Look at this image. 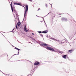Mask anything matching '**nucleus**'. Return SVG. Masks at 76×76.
Returning <instances> with one entry per match:
<instances>
[{
    "label": "nucleus",
    "instance_id": "1",
    "mask_svg": "<svg viewBox=\"0 0 76 76\" xmlns=\"http://www.w3.org/2000/svg\"><path fill=\"white\" fill-rule=\"evenodd\" d=\"M42 45L44 46L45 48H46L47 49L50 51H52L54 52H57L58 51V50L54 48L50 47H45L47 46V44H42Z\"/></svg>",
    "mask_w": 76,
    "mask_h": 76
},
{
    "label": "nucleus",
    "instance_id": "2",
    "mask_svg": "<svg viewBox=\"0 0 76 76\" xmlns=\"http://www.w3.org/2000/svg\"><path fill=\"white\" fill-rule=\"evenodd\" d=\"M12 3H13V1H12L11 3V8L12 11V12H13V7L12 6ZM16 10H14V12H16Z\"/></svg>",
    "mask_w": 76,
    "mask_h": 76
},
{
    "label": "nucleus",
    "instance_id": "18",
    "mask_svg": "<svg viewBox=\"0 0 76 76\" xmlns=\"http://www.w3.org/2000/svg\"><path fill=\"white\" fill-rule=\"evenodd\" d=\"M29 1H31V0H29Z\"/></svg>",
    "mask_w": 76,
    "mask_h": 76
},
{
    "label": "nucleus",
    "instance_id": "9",
    "mask_svg": "<svg viewBox=\"0 0 76 76\" xmlns=\"http://www.w3.org/2000/svg\"><path fill=\"white\" fill-rule=\"evenodd\" d=\"M73 50H68V52L70 53H71L73 52Z\"/></svg>",
    "mask_w": 76,
    "mask_h": 76
},
{
    "label": "nucleus",
    "instance_id": "16",
    "mask_svg": "<svg viewBox=\"0 0 76 76\" xmlns=\"http://www.w3.org/2000/svg\"><path fill=\"white\" fill-rule=\"evenodd\" d=\"M16 27L17 29H18V27H17V25L16 24Z\"/></svg>",
    "mask_w": 76,
    "mask_h": 76
},
{
    "label": "nucleus",
    "instance_id": "12",
    "mask_svg": "<svg viewBox=\"0 0 76 76\" xmlns=\"http://www.w3.org/2000/svg\"><path fill=\"white\" fill-rule=\"evenodd\" d=\"M15 4H18V5H21V4L20 3L16 4V3H15Z\"/></svg>",
    "mask_w": 76,
    "mask_h": 76
},
{
    "label": "nucleus",
    "instance_id": "11",
    "mask_svg": "<svg viewBox=\"0 0 76 76\" xmlns=\"http://www.w3.org/2000/svg\"><path fill=\"white\" fill-rule=\"evenodd\" d=\"M25 8V12H24V15H26V9H25V8Z\"/></svg>",
    "mask_w": 76,
    "mask_h": 76
},
{
    "label": "nucleus",
    "instance_id": "21",
    "mask_svg": "<svg viewBox=\"0 0 76 76\" xmlns=\"http://www.w3.org/2000/svg\"><path fill=\"white\" fill-rule=\"evenodd\" d=\"M32 35H34V33H32Z\"/></svg>",
    "mask_w": 76,
    "mask_h": 76
},
{
    "label": "nucleus",
    "instance_id": "20",
    "mask_svg": "<svg viewBox=\"0 0 76 76\" xmlns=\"http://www.w3.org/2000/svg\"><path fill=\"white\" fill-rule=\"evenodd\" d=\"M46 7H47V4H46Z\"/></svg>",
    "mask_w": 76,
    "mask_h": 76
},
{
    "label": "nucleus",
    "instance_id": "10",
    "mask_svg": "<svg viewBox=\"0 0 76 76\" xmlns=\"http://www.w3.org/2000/svg\"><path fill=\"white\" fill-rule=\"evenodd\" d=\"M67 55H64L63 58H65V59H66V57H67Z\"/></svg>",
    "mask_w": 76,
    "mask_h": 76
},
{
    "label": "nucleus",
    "instance_id": "14",
    "mask_svg": "<svg viewBox=\"0 0 76 76\" xmlns=\"http://www.w3.org/2000/svg\"><path fill=\"white\" fill-rule=\"evenodd\" d=\"M38 33L39 34H41V33H42V31H38Z\"/></svg>",
    "mask_w": 76,
    "mask_h": 76
},
{
    "label": "nucleus",
    "instance_id": "15",
    "mask_svg": "<svg viewBox=\"0 0 76 76\" xmlns=\"http://www.w3.org/2000/svg\"><path fill=\"white\" fill-rule=\"evenodd\" d=\"M40 36H41L42 37H43V35L42 34H40Z\"/></svg>",
    "mask_w": 76,
    "mask_h": 76
},
{
    "label": "nucleus",
    "instance_id": "4",
    "mask_svg": "<svg viewBox=\"0 0 76 76\" xmlns=\"http://www.w3.org/2000/svg\"><path fill=\"white\" fill-rule=\"evenodd\" d=\"M39 62L38 61H36L35 63L34 64V65L35 66L37 65H39Z\"/></svg>",
    "mask_w": 76,
    "mask_h": 76
},
{
    "label": "nucleus",
    "instance_id": "6",
    "mask_svg": "<svg viewBox=\"0 0 76 76\" xmlns=\"http://www.w3.org/2000/svg\"><path fill=\"white\" fill-rule=\"evenodd\" d=\"M24 30L26 32H27L28 31V30H27V28H26V25H25L24 26Z\"/></svg>",
    "mask_w": 76,
    "mask_h": 76
},
{
    "label": "nucleus",
    "instance_id": "3",
    "mask_svg": "<svg viewBox=\"0 0 76 76\" xmlns=\"http://www.w3.org/2000/svg\"><path fill=\"white\" fill-rule=\"evenodd\" d=\"M61 20L63 21H67V18H62Z\"/></svg>",
    "mask_w": 76,
    "mask_h": 76
},
{
    "label": "nucleus",
    "instance_id": "22",
    "mask_svg": "<svg viewBox=\"0 0 76 76\" xmlns=\"http://www.w3.org/2000/svg\"><path fill=\"white\" fill-rule=\"evenodd\" d=\"M18 53H19V51H18Z\"/></svg>",
    "mask_w": 76,
    "mask_h": 76
},
{
    "label": "nucleus",
    "instance_id": "23",
    "mask_svg": "<svg viewBox=\"0 0 76 76\" xmlns=\"http://www.w3.org/2000/svg\"><path fill=\"white\" fill-rule=\"evenodd\" d=\"M61 15H62V14H61Z\"/></svg>",
    "mask_w": 76,
    "mask_h": 76
},
{
    "label": "nucleus",
    "instance_id": "17",
    "mask_svg": "<svg viewBox=\"0 0 76 76\" xmlns=\"http://www.w3.org/2000/svg\"><path fill=\"white\" fill-rule=\"evenodd\" d=\"M56 41L57 42H59V40H56Z\"/></svg>",
    "mask_w": 76,
    "mask_h": 76
},
{
    "label": "nucleus",
    "instance_id": "19",
    "mask_svg": "<svg viewBox=\"0 0 76 76\" xmlns=\"http://www.w3.org/2000/svg\"><path fill=\"white\" fill-rule=\"evenodd\" d=\"M40 8L38 10V11H39V10H40Z\"/></svg>",
    "mask_w": 76,
    "mask_h": 76
},
{
    "label": "nucleus",
    "instance_id": "7",
    "mask_svg": "<svg viewBox=\"0 0 76 76\" xmlns=\"http://www.w3.org/2000/svg\"><path fill=\"white\" fill-rule=\"evenodd\" d=\"M47 32H48L47 31H45L42 32V33L44 34H46Z\"/></svg>",
    "mask_w": 76,
    "mask_h": 76
},
{
    "label": "nucleus",
    "instance_id": "8",
    "mask_svg": "<svg viewBox=\"0 0 76 76\" xmlns=\"http://www.w3.org/2000/svg\"><path fill=\"white\" fill-rule=\"evenodd\" d=\"M20 25H21V23L20 22H19L17 23V25L18 26H20Z\"/></svg>",
    "mask_w": 76,
    "mask_h": 76
},
{
    "label": "nucleus",
    "instance_id": "13",
    "mask_svg": "<svg viewBox=\"0 0 76 76\" xmlns=\"http://www.w3.org/2000/svg\"><path fill=\"white\" fill-rule=\"evenodd\" d=\"M15 49H16L17 50H20V49H18V48H16V47H15Z\"/></svg>",
    "mask_w": 76,
    "mask_h": 76
},
{
    "label": "nucleus",
    "instance_id": "5",
    "mask_svg": "<svg viewBox=\"0 0 76 76\" xmlns=\"http://www.w3.org/2000/svg\"><path fill=\"white\" fill-rule=\"evenodd\" d=\"M26 12H27L28 10V5H26Z\"/></svg>",
    "mask_w": 76,
    "mask_h": 76
}]
</instances>
